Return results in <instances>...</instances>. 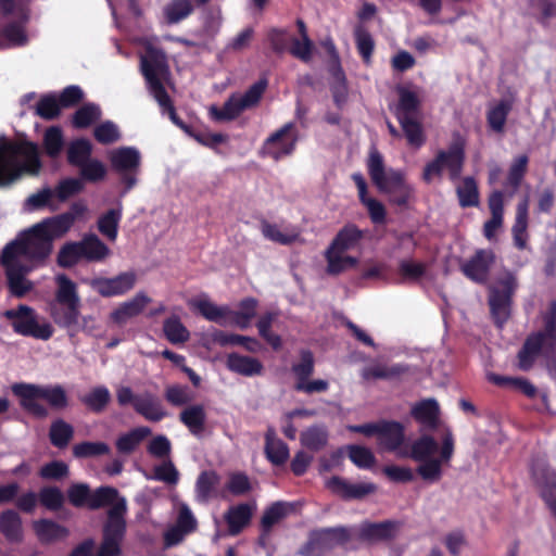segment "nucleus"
Returning <instances> with one entry per match:
<instances>
[{"mask_svg":"<svg viewBox=\"0 0 556 556\" xmlns=\"http://www.w3.org/2000/svg\"><path fill=\"white\" fill-rule=\"evenodd\" d=\"M378 443L386 451L396 452L400 457H409L418 465L417 475L428 483H435L443 476V468L450 466L454 455L453 433L446 429L441 437V444L430 434H422L412 442L409 448H402L405 428L399 421L380 420Z\"/></svg>","mask_w":556,"mask_h":556,"instance_id":"nucleus-1","label":"nucleus"},{"mask_svg":"<svg viewBox=\"0 0 556 556\" xmlns=\"http://www.w3.org/2000/svg\"><path fill=\"white\" fill-rule=\"evenodd\" d=\"M40 168L41 161L35 142L0 137V188L11 186L23 174L38 175Z\"/></svg>","mask_w":556,"mask_h":556,"instance_id":"nucleus-2","label":"nucleus"},{"mask_svg":"<svg viewBox=\"0 0 556 556\" xmlns=\"http://www.w3.org/2000/svg\"><path fill=\"white\" fill-rule=\"evenodd\" d=\"M141 72L150 94L155 99L163 113H167L170 121L188 135L192 127L187 125L176 113L174 103L167 93L162 78L169 74L166 56L160 49L150 48L147 55L141 58Z\"/></svg>","mask_w":556,"mask_h":556,"instance_id":"nucleus-3","label":"nucleus"},{"mask_svg":"<svg viewBox=\"0 0 556 556\" xmlns=\"http://www.w3.org/2000/svg\"><path fill=\"white\" fill-rule=\"evenodd\" d=\"M12 392L20 400V406L31 416L43 419L49 409L38 400H43L55 412L65 410L70 406V397L61 384L40 386L33 383H14Z\"/></svg>","mask_w":556,"mask_h":556,"instance_id":"nucleus-4","label":"nucleus"},{"mask_svg":"<svg viewBox=\"0 0 556 556\" xmlns=\"http://www.w3.org/2000/svg\"><path fill=\"white\" fill-rule=\"evenodd\" d=\"M55 304L51 305L50 315L53 321L71 334L79 331L80 296L77 285L65 274L55 278Z\"/></svg>","mask_w":556,"mask_h":556,"instance_id":"nucleus-5","label":"nucleus"},{"mask_svg":"<svg viewBox=\"0 0 556 556\" xmlns=\"http://www.w3.org/2000/svg\"><path fill=\"white\" fill-rule=\"evenodd\" d=\"M556 346V301H552L544 315V329L527 338L518 353V366L521 370H529L536 356L542 352L554 354Z\"/></svg>","mask_w":556,"mask_h":556,"instance_id":"nucleus-6","label":"nucleus"},{"mask_svg":"<svg viewBox=\"0 0 556 556\" xmlns=\"http://www.w3.org/2000/svg\"><path fill=\"white\" fill-rule=\"evenodd\" d=\"M93 146L87 138H76L66 147V162L79 169L83 180L98 184L105 179L108 169L102 161L92 157Z\"/></svg>","mask_w":556,"mask_h":556,"instance_id":"nucleus-7","label":"nucleus"},{"mask_svg":"<svg viewBox=\"0 0 556 556\" xmlns=\"http://www.w3.org/2000/svg\"><path fill=\"white\" fill-rule=\"evenodd\" d=\"M518 288L516 275L509 270L502 271L489 287V306L492 317L502 328L511 313L513 295Z\"/></svg>","mask_w":556,"mask_h":556,"instance_id":"nucleus-8","label":"nucleus"},{"mask_svg":"<svg viewBox=\"0 0 556 556\" xmlns=\"http://www.w3.org/2000/svg\"><path fill=\"white\" fill-rule=\"evenodd\" d=\"M267 80L262 78L248 88L242 94H231L222 108L211 105L210 117L215 122H230L236 119L244 110L253 108L261 101L266 88Z\"/></svg>","mask_w":556,"mask_h":556,"instance_id":"nucleus-9","label":"nucleus"},{"mask_svg":"<svg viewBox=\"0 0 556 556\" xmlns=\"http://www.w3.org/2000/svg\"><path fill=\"white\" fill-rule=\"evenodd\" d=\"M8 244H15V251L21 256L33 262L46 261L53 249L51 236H47L37 224L17 235Z\"/></svg>","mask_w":556,"mask_h":556,"instance_id":"nucleus-10","label":"nucleus"},{"mask_svg":"<svg viewBox=\"0 0 556 556\" xmlns=\"http://www.w3.org/2000/svg\"><path fill=\"white\" fill-rule=\"evenodd\" d=\"M3 316L11 321L17 334L40 340H49L53 334L52 326L38 324L35 309L28 305L20 304L16 308L7 309Z\"/></svg>","mask_w":556,"mask_h":556,"instance_id":"nucleus-11","label":"nucleus"},{"mask_svg":"<svg viewBox=\"0 0 556 556\" xmlns=\"http://www.w3.org/2000/svg\"><path fill=\"white\" fill-rule=\"evenodd\" d=\"M348 542L346 527L312 530L307 541L299 549L301 556H324L327 552Z\"/></svg>","mask_w":556,"mask_h":556,"instance_id":"nucleus-12","label":"nucleus"},{"mask_svg":"<svg viewBox=\"0 0 556 556\" xmlns=\"http://www.w3.org/2000/svg\"><path fill=\"white\" fill-rule=\"evenodd\" d=\"M110 162L113 170L119 175L124 190L121 195H125L137 184V175L141 165L140 152L134 147L117 148L110 154Z\"/></svg>","mask_w":556,"mask_h":556,"instance_id":"nucleus-13","label":"nucleus"},{"mask_svg":"<svg viewBox=\"0 0 556 556\" xmlns=\"http://www.w3.org/2000/svg\"><path fill=\"white\" fill-rule=\"evenodd\" d=\"M327 54L329 55L328 73L330 75V90L333 102L338 109H342L348 101V85L345 73L340 63V56L336 46L331 39L321 42Z\"/></svg>","mask_w":556,"mask_h":556,"instance_id":"nucleus-14","label":"nucleus"},{"mask_svg":"<svg viewBox=\"0 0 556 556\" xmlns=\"http://www.w3.org/2000/svg\"><path fill=\"white\" fill-rule=\"evenodd\" d=\"M368 173L379 191L387 195L406 182L401 172L386 170L382 155L376 149L369 154Z\"/></svg>","mask_w":556,"mask_h":556,"instance_id":"nucleus-15","label":"nucleus"},{"mask_svg":"<svg viewBox=\"0 0 556 556\" xmlns=\"http://www.w3.org/2000/svg\"><path fill=\"white\" fill-rule=\"evenodd\" d=\"M135 271H124L112 278L98 277L91 280V288L103 298L121 296L129 292L136 285Z\"/></svg>","mask_w":556,"mask_h":556,"instance_id":"nucleus-16","label":"nucleus"},{"mask_svg":"<svg viewBox=\"0 0 556 556\" xmlns=\"http://www.w3.org/2000/svg\"><path fill=\"white\" fill-rule=\"evenodd\" d=\"M396 531L397 523L395 521H365L354 529L353 539L368 544H376L392 540Z\"/></svg>","mask_w":556,"mask_h":556,"instance_id":"nucleus-17","label":"nucleus"},{"mask_svg":"<svg viewBox=\"0 0 556 556\" xmlns=\"http://www.w3.org/2000/svg\"><path fill=\"white\" fill-rule=\"evenodd\" d=\"M495 261L492 250H478L468 261L460 266L463 274L477 283H485L490 268Z\"/></svg>","mask_w":556,"mask_h":556,"instance_id":"nucleus-18","label":"nucleus"},{"mask_svg":"<svg viewBox=\"0 0 556 556\" xmlns=\"http://www.w3.org/2000/svg\"><path fill=\"white\" fill-rule=\"evenodd\" d=\"M293 123L285 124L280 129L271 134L265 141L267 153L276 161L292 154L296 144V137L291 136Z\"/></svg>","mask_w":556,"mask_h":556,"instance_id":"nucleus-19","label":"nucleus"},{"mask_svg":"<svg viewBox=\"0 0 556 556\" xmlns=\"http://www.w3.org/2000/svg\"><path fill=\"white\" fill-rule=\"evenodd\" d=\"M327 273L337 275L348 266V225L343 226L325 253Z\"/></svg>","mask_w":556,"mask_h":556,"instance_id":"nucleus-20","label":"nucleus"},{"mask_svg":"<svg viewBox=\"0 0 556 556\" xmlns=\"http://www.w3.org/2000/svg\"><path fill=\"white\" fill-rule=\"evenodd\" d=\"M126 500L122 497L108 510V520L103 527V539L122 543L126 533Z\"/></svg>","mask_w":556,"mask_h":556,"instance_id":"nucleus-21","label":"nucleus"},{"mask_svg":"<svg viewBox=\"0 0 556 556\" xmlns=\"http://www.w3.org/2000/svg\"><path fill=\"white\" fill-rule=\"evenodd\" d=\"M31 527L38 541L43 545L62 541L70 535V531L66 527L52 519L41 518L35 520L33 521Z\"/></svg>","mask_w":556,"mask_h":556,"instance_id":"nucleus-22","label":"nucleus"},{"mask_svg":"<svg viewBox=\"0 0 556 556\" xmlns=\"http://www.w3.org/2000/svg\"><path fill=\"white\" fill-rule=\"evenodd\" d=\"M77 243L81 260L88 263L103 262L111 253L110 248L96 233L84 235Z\"/></svg>","mask_w":556,"mask_h":556,"instance_id":"nucleus-23","label":"nucleus"},{"mask_svg":"<svg viewBox=\"0 0 556 556\" xmlns=\"http://www.w3.org/2000/svg\"><path fill=\"white\" fill-rule=\"evenodd\" d=\"M443 168L448 170L450 179L457 180L463 172L465 162L464 144L460 141L453 142L446 150L438 152Z\"/></svg>","mask_w":556,"mask_h":556,"instance_id":"nucleus-24","label":"nucleus"},{"mask_svg":"<svg viewBox=\"0 0 556 556\" xmlns=\"http://www.w3.org/2000/svg\"><path fill=\"white\" fill-rule=\"evenodd\" d=\"M352 178L357 187L358 198L366 207L371 222L376 225L384 224L387 217L384 205L380 201L368 197L367 184L361 174H354Z\"/></svg>","mask_w":556,"mask_h":556,"instance_id":"nucleus-25","label":"nucleus"},{"mask_svg":"<svg viewBox=\"0 0 556 556\" xmlns=\"http://www.w3.org/2000/svg\"><path fill=\"white\" fill-rule=\"evenodd\" d=\"M150 302V299L142 292L137 293L131 300L122 303L114 309L110 317L117 325H124L128 319L138 316Z\"/></svg>","mask_w":556,"mask_h":556,"instance_id":"nucleus-26","label":"nucleus"},{"mask_svg":"<svg viewBox=\"0 0 556 556\" xmlns=\"http://www.w3.org/2000/svg\"><path fill=\"white\" fill-rule=\"evenodd\" d=\"M227 368L244 377L260 376L263 372V364L254 357L230 353L226 361Z\"/></svg>","mask_w":556,"mask_h":556,"instance_id":"nucleus-27","label":"nucleus"},{"mask_svg":"<svg viewBox=\"0 0 556 556\" xmlns=\"http://www.w3.org/2000/svg\"><path fill=\"white\" fill-rule=\"evenodd\" d=\"M179 420L190 433L200 438L205 430L206 413L201 404L189 405L179 413Z\"/></svg>","mask_w":556,"mask_h":556,"instance_id":"nucleus-28","label":"nucleus"},{"mask_svg":"<svg viewBox=\"0 0 556 556\" xmlns=\"http://www.w3.org/2000/svg\"><path fill=\"white\" fill-rule=\"evenodd\" d=\"M21 255L15 251V244H5L0 255V263L5 269L9 280H20L28 273V267L20 262Z\"/></svg>","mask_w":556,"mask_h":556,"instance_id":"nucleus-29","label":"nucleus"},{"mask_svg":"<svg viewBox=\"0 0 556 556\" xmlns=\"http://www.w3.org/2000/svg\"><path fill=\"white\" fill-rule=\"evenodd\" d=\"M135 412L152 422H159L167 416L160 400L151 393L138 397Z\"/></svg>","mask_w":556,"mask_h":556,"instance_id":"nucleus-30","label":"nucleus"},{"mask_svg":"<svg viewBox=\"0 0 556 556\" xmlns=\"http://www.w3.org/2000/svg\"><path fill=\"white\" fill-rule=\"evenodd\" d=\"M264 452L266 458L274 466L285 465L290 455L288 445L282 440L276 438V433L273 428H269L265 433Z\"/></svg>","mask_w":556,"mask_h":556,"instance_id":"nucleus-31","label":"nucleus"},{"mask_svg":"<svg viewBox=\"0 0 556 556\" xmlns=\"http://www.w3.org/2000/svg\"><path fill=\"white\" fill-rule=\"evenodd\" d=\"M225 521L231 535H238L251 521L252 508L247 503L231 506L225 513Z\"/></svg>","mask_w":556,"mask_h":556,"instance_id":"nucleus-32","label":"nucleus"},{"mask_svg":"<svg viewBox=\"0 0 556 556\" xmlns=\"http://www.w3.org/2000/svg\"><path fill=\"white\" fill-rule=\"evenodd\" d=\"M0 532L11 543H20L23 540V523L17 511L5 509L0 514Z\"/></svg>","mask_w":556,"mask_h":556,"instance_id":"nucleus-33","label":"nucleus"},{"mask_svg":"<svg viewBox=\"0 0 556 556\" xmlns=\"http://www.w3.org/2000/svg\"><path fill=\"white\" fill-rule=\"evenodd\" d=\"M212 340L220 346L240 345L251 353H257L262 349L261 342L255 338L228 333L223 330H215L212 334Z\"/></svg>","mask_w":556,"mask_h":556,"instance_id":"nucleus-34","label":"nucleus"},{"mask_svg":"<svg viewBox=\"0 0 556 556\" xmlns=\"http://www.w3.org/2000/svg\"><path fill=\"white\" fill-rule=\"evenodd\" d=\"M439 405L435 400L428 399L416 404L412 409L414 418L427 429H434L439 422Z\"/></svg>","mask_w":556,"mask_h":556,"instance_id":"nucleus-35","label":"nucleus"},{"mask_svg":"<svg viewBox=\"0 0 556 556\" xmlns=\"http://www.w3.org/2000/svg\"><path fill=\"white\" fill-rule=\"evenodd\" d=\"M151 434L148 427H137L119 435L115 442L118 453L129 455L136 451L140 443Z\"/></svg>","mask_w":556,"mask_h":556,"instance_id":"nucleus-36","label":"nucleus"},{"mask_svg":"<svg viewBox=\"0 0 556 556\" xmlns=\"http://www.w3.org/2000/svg\"><path fill=\"white\" fill-rule=\"evenodd\" d=\"M397 121L420 117V103L417 96L406 89L400 90V100L395 110Z\"/></svg>","mask_w":556,"mask_h":556,"instance_id":"nucleus-37","label":"nucleus"},{"mask_svg":"<svg viewBox=\"0 0 556 556\" xmlns=\"http://www.w3.org/2000/svg\"><path fill=\"white\" fill-rule=\"evenodd\" d=\"M47 236H51L52 241L55 238L64 236L73 226V217L70 214H59L52 217L45 218L37 224Z\"/></svg>","mask_w":556,"mask_h":556,"instance_id":"nucleus-38","label":"nucleus"},{"mask_svg":"<svg viewBox=\"0 0 556 556\" xmlns=\"http://www.w3.org/2000/svg\"><path fill=\"white\" fill-rule=\"evenodd\" d=\"M80 402L92 413L101 414L111 402V393L104 386L94 387L80 397Z\"/></svg>","mask_w":556,"mask_h":556,"instance_id":"nucleus-39","label":"nucleus"},{"mask_svg":"<svg viewBox=\"0 0 556 556\" xmlns=\"http://www.w3.org/2000/svg\"><path fill=\"white\" fill-rule=\"evenodd\" d=\"M406 372H408V367L402 364H394L391 366L375 364L372 366L365 367L362 371V376L366 380L394 379Z\"/></svg>","mask_w":556,"mask_h":556,"instance_id":"nucleus-40","label":"nucleus"},{"mask_svg":"<svg viewBox=\"0 0 556 556\" xmlns=\"http://www.w3.org/2000/svg\"><path fill=\"white\" fill-rule=\"evenodd\" d=\"M74 438V428L63 419L52 421L49 429L50 443L60 450L65 448Z\"/></svg>","mask_w":556,"mask_h":556,"instance_id":"nucleus-41","label":"nucleus"},{"mask_svg":"<svg viewBox=\"0 0 556 556\" xmlns=\"http://www.w3.org/2000/svg\"><path fill=\"white\" fill-rule=\"evenodd\" d=\"M293 509L292 504L287 502H275L268 506L261 518V528L270 529L283 520Z\"/></svg>","mask_w":556,"mask_h":556,"instance_id":"nucleus-42","label":"nucleus"},{"mask_svg":"<svg viewBox=\"0 0 556 556\" xmlns=\"http://www.w3.org/2000/svg\"><path fill=\"white\" fill-rule=\"evenodd\" d=\"M219 482L218 475L213 470L202 471L195 482V496L198 502L206 503L213 496Z\"/></svg>","mask_w":556,"mask_h":556,"instance_id":"nucleus-43","label":"nucleus"},{"mask_svg":"<svg viewBox=\"0 0 556 556\" xmlns=\"http://www.w3.org/2000/svg\"><path fill=\"white\" fill-rule=\"evenodd\" d=\"M163 332L165 338L172 344H182L190 338L189 330L176 315H173L164 320Z\"/></svg>","mask_w":556,"mask_h":556,"instance_id":"nucleus-44","label":"nucleus"},{"mask_svg":"<svg viewBox=\"0 0 556 556\" xmlns=\"http://www.w3.org/2000/svg\"><path fill=\"white\" fill-rule=\"evenodd\" d=\"M101 110L98 104L85 103L72 116V125L76 129H86L100 119Z\"/></svg>","mask_w":556,"mask_h":556,"instance_id":"nucleus-45","label":"nucleus"},{"mask_svg":"<svg viewBox=\"0 0 556 556\" xmlns=\"http://www.w3.org/2000/svg\"><path fill=\"white\" fill-rule=\"evenodd\" d=\"M121 219L122 208H111L99 217L98 229L109 240L114 241L117 238Z\"/></svg>","mask_w":556,"mask_h":556,"instance_id":"nucleus-46","label":"nucleus"},{"mask_svg":"<svg viewBox=\"0 0 556 556\" xmlns=\"http://www.w3.org/2000/svg\"><path fill=\"white\" fill-rule=\"evenodd\" d=\"M42 146L50 159L59 157L64 147L62 129L59 126L49 127L43 134Z\"/></svg>","mask_w":556,"mask_h":556,"instance_id":"nucleus-47","label":"nucleus"},{"mask_svg":"<svg viewBox=\"0 0 556 556\" xmlns=\"http://www.w3.org/2000/svg\"><path fill=\"white\" fill-rule=\"evenodd\" d=\"M513 108L509 100H502L494 106L490 108L486 119L492 130L503 132L507 116Z\"/></svg>","mask_w":556,"mask_h":556,"instance_id":"nucleus-48","label":"nucleus"},{"mask_svg":"<svg viewBox=\"0 0 556 556\" xmlns=\"http://www.w3.org/2000/svg\"><path fill=\"white\" fill-rule=\"evenodd\" d=\"M62 108L55 94H43L36 104L35 114L45 121H53L61 114Z\"/></svg>","mask_w":556,"mask_h":556,"instance_id":"nucleus-49","label":"nucleus"},{"mask_svg":"<svg viewBox=\"0 0 556 556\" xmlns=\"http://www.w3.org/2000/svg\"><path fill=\"white\" fill-rule=\"evenodd\" d=\"M300 440L304 447L316 452L327 444L328 433L324 427L312 426L301 433Z\"/></svg>","mask_w":556,"mask_h":556,"instance_id":"nucleus-50","label":"nucleus"},{"mask_svg":"<svg viewBox=\"0 0 556 556\" xmlns=\"http://www.w3.org/2000/svg\"><path fill=\"white\" fill-rule=\"evenodd\" d=\"M85 180L80 178L70 177L64 178L59 181V184L55 186L53 191L54 197L60 202H65L71 197H74L78 193H80L85 189Z\"/></svg>","mask_w":556,"mask_h":556,"instance_id":"nucleus-51","label":"nucleus"},{"mask_svg":"<svg viewBox=\"0 0 556 556\" xmlns=\"http://www.w3.org/2000/svg\"><path fill=\"white\" fill-rule=\"evenodd\" d=\"M118 498V491L113 486H100L93 492L90 491L89 509L96 510L109 505H114Z\"/></svg>","mask_w":556,"mask_h":556,"instance_id":"nucleus-52","label":"nucleus"},{"mask_svg":"<svg viewBox=\"0 0 556 556\" xmlns=\"http://www.w3.org/2000/svg\"><path fill=\"white\" fill-rule=\"evenodd\" d=\"M81 260L77 241H67L59 250L56 264L59 267L67 269L76 266Z\"/></svg>","mask_w":556,"mask_h":556,"instance_id":"nucleus-53","label":"nucleus"},{"mask_svg":"<svg viewBox=\"0 0 556 556\" xmlns=\"http://www.w3.org/2000/svg\"><path fill=\"white\" fill-rule=\"evenodd\" d=\"M315 371L314 354L309 350H301L300 362L292 365V372L295 382H302L308 379Z\"/></svg>","mask_w":556,"mask_h":556,"instance_id":"nucleus-54","label":"nucleus"},{"mask_svg":"<svg viewBox=\"0 0 556 556\" xmlns=\"http://www.w3.org/2000/svg\"><path fill=\"white\" fill-rule=\"evenodd\" d=\"M459 204L463 207L477 206L479 203V192L476 180L472 177H466L463 184L456 189Z\"/></svg>","mask_w":556,"mask_h":556,"instance_id":"nucleus-55","label":"nucleus"},{"mask_svg":"<svg viewBox=\"0 0 556 556\" xmlns=\"http://www.w3.org/2000/svg\"><path fill=\"white\" fill-rule=\"evenodd\" d=\"M110 453V446L105 442L84 441L73 446V456L78 459L97 457Z\"/></svg>","mask_w":556,"mask_h":556,"instance_id":"nucleus-56","label":"nucleus"},{"mask_svg":"<svg viewBox=\"0 0 556 556\" xmlns=\"http://www.w3.org/2000/svg\"><path fill=\"white\" fill-rule=\"evenodd\" d=\"M261 230L266 239L282 245L293 243L299 237V233L295 231L282 232L276 224H271L267 220L262 222Z\"/></svg>","mask_w":556,"mask_h":556,"instance_id":"nucleus-57","label":"nucleus"},{"mask_svg":"<svg viewBox=\"0 0 556 556\" xmlns=\"http://www.w3.org/2000/svg\"><path fill=\"white\" fill-rule=\"evenodd\" d=\"M193 11L190 0H170L165 7V16L168 24H177L188 17Z\"/></svg>","mask_w":556,"mask_h":556,"instance_id":"nucleus-58","label":"nucleus"},{"mask_svg":"<svg viewBox=\"0 0 556 556\" xmlns=\"http://www.w3.org/2000/svg\"><path fill=\"white\" fill-rule=\"evenodd\" d=\"M39 503L48 510L58 511L64 504L63 492L58 486H43L38 493Z\"/></svg>","mask_w":556,"mask_h":556,"instance_id":"nucleus-59","label":"nucleus"},{"mask_svg":"<svg viewBox=\"0 0 556 556\" xmlns=\"http://www.w3.org/2000/svg\"><path fill=\"white\" fill-rule=\"evenodd\" d=\"M409 146L420 148L425 142L420 117L399 121Z\"/></svg>","mask_w":556,"mask_h":556,"instance_id":"nucleus-60","label":"nucleus"},{"mask_svg":"<svg viewBox=\"0 0 556 556\" xmlns=\"http://www.w3.org/2000/svg\"><path fill=\"white\" fill-rule=\"evenodd\" d=\"M93 137L101 144H111L121 139V134L112 121H105L94 127Z\"/></svg>","mask_w":556,"mask_h":556,"instance_id":"nucleus-61","label":"nucleus"},{"mask_svg":"<svg viewBox=\"0 0 556 556\" xmlns=\"http://www.w3.org/2000/svg\"><path fill=\"white\" fill-rule=\"evenodd\" d=\"M426 273V265L415 262L410 258L401 260L399 263V274L405 281H417Z\"/></svg>","mask_w":556,"mask_h":556,"instance_id":"nucleus-62","label":"nucleus"},{"mask_svg":"<svg viewBox=\"0 0 556 556\" xmlns=\"http://www.w3.org/2000/svg\"><path fill=\"white\" fill-rule=\"evenodd\" d=\"M350 460L362 469H371L376 465L371 450L361 445H350Z\"/></svg>","mask_w":556,"mask_h":556,"instance_id":"nucleus-63","label":"nucleus"},{"mask_svg":"<svg viewBox=\"0 0 556 556\" xmlns=\"http://www.w3.org/2000/svg\"><path fill=\"white\" fill-rule=\"evenodd\" d=\"M165 400L173 406H184L192 401V395L187 386L172 384L165 389Z\"/></svg>","mask_w":556,"mask_h":556,"instance_id":"nucleus-64","label":"nucleus"}]
</instances>
